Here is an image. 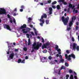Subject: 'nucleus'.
I'll return each instance as SVG.
<instances>
[{
	"label": "nucleus",
	"mask_w": 79,
	"mask_h": 79,
	"mask_svg": "<svg viewBox=\"0 0 79 79\" xmlns=\"http://www.w3.org/2000/svg\"><path fill=\"white\" fill-rule=\"evenodd\" d=\"M52 11H49V15H52Z\"/></svg>",
	"instance_id": "nucleus-56"
},
{
	"label": "nucleus",
	"mask_w": 79,
	"mask_h": 79,
	"mask_svg": "<svg viewBox=\"0 0 79 79\" xmlns=\"http://www.w3.org/2000/svg\"><path fill=\"white\" fill-rule=\"evenodd\" d=\"M58 48H59L58 46V45H56V47H55V49H56V50H58Z\"/></svg>",
	"instance_id": "nucleus-23"
},
{
	"label": "nucleus",
	"mask_w": 79,
	"mask_h": 79,
	"mask_svg": "<svg viewBox=\"0 0 79 79\" xmlns=\"http://www.w3.org/2000/svg\"><path fill=\"white\" fill-rule=\"evenodd\" d=\"M77 45V44H76L75 43H74L73 44V49L74 50V51H75V49H76L77 51H79V46H77L76 47Z\"/></svg>",
	"instance_id": "nucleus-6"
},
{
	"label": "nucleus",
	"mask_w": 79,
	"mask_h": 79,
	"mask_svg": "<svg viewBox=\"0 0 79 79\" xmlns=\"http://www.w3.org/2000/svg\"><path fill=\"white\" fill-rule=\"evenodd\" d=\"M40 5H42V6H43V5H44V3H40Z\"/></svg>",
	"instance_id": "nucleus-62"
},
{
	"label": "nucleus",
	"mask_w": 79,
	"mask_h": 79,
	"mask_svg": "<svg viewBox=\"0 0 79 79\" xmlns=\"http://www.w3.org/2000/svg\"><path fill=\"white\" fill-rule=\"evenodd\" d=\"M48 58L49 60H52V57L51 56H48Z\"/></svg>",
	"instance_id": "nucleus-26"
},
{
	"label": "nucleus",
	"mask_w": 79,
	"mask_h": 79,
	"mask_svg": "<svg viewBox=\"0 0 79 79\" xmlns=\"http://www.w3.org/2000/svg\"><path fill=\"white\" fill-rule=\"evenodd\" d=\"M58 74H61V73H60V72H61V70H60L59 71L58 70Z\"/></svg>",
	"instance_id": "nucleus-40"
},
{
	"label": "nucleus",
	"mask_w": 79,
	"mask_h": 79,
	"mask_svg": "<svg viewBox=\"0 0 79 79\" xmlns=\"http://www.w3.org/2000/svg\"><path fill=\"white\" fill-rule=\"evenodd\" d=\"M56 3H57V2H56V1H55L52 3V5H55V4H56Z\"/></svg>",
	"instance_id": "nucleus-21"
},
{
	"label": "nucleus",
	"mask_w": 79,
	"mask_h": 79,
	"mask_svg": "<svg viewBox=\"0 0 79 79\" xmlns=\"http://www.w3.org/2000/svg\"><path fill=\"white\" fill-rule=\"evenodd\" d=\"M26 35L27 37V38H29V36H30V35L28 34H26Z\"/></svg>",
	"instance_id": "nucleus-31"
},
{
	"label": "nucleus",
	"mask_w": 79,
	"mask_h": 79,
	"mask_svg": "<svg viewBox=\"0 0 79 79\" xmlns=\"http://www.w3.org/2000/svg\"><path fill=\"white\" fill-rule=\"evenodd\" d=\"M32 49H32V51H31V53L34 52V50H35V49L32 48Z\"/></svg>",
	"instance_id": "nucleus-37"
},
{
	"label": "nucleus",
	"mask_w": 79,
	"mask_h": 79,
	"mask_svg": "<svg viewBox=\"0 0 79 79\" xmlns=\"http://www.w3.org/2000/svg\"><path fill=\"white\" fill-rule=\"evenodd\" d=\"M75 13H78V10H76L75 9H74L73 10V12H75Z\"/></svg>",
	"instance_id": "nucleus-18"
},
{
	"label": "nucleus",
	"mask_w": 79,
	"mask_h": 79,
	"mask_svg": "<svg viewBox=\"0 0 79 79\" xmlns=\"http://www.w3.org/2000/svg\"><path fill=\"white\" fill-rule=\"evenodd\" d=\"M65 57L66 59H68V58H69V56H68V54H65Z\"/></svg>",
	"instance_id": "nucleus-13"
},
{
	"label": "nucleus",
	"mask_w": 79,
	"mask_h": 79,
	"mask_svg": "<svg viewBox=\"0 0 79 79\" xmlns=\"http://www.w3.org/2000/svg\"><path fill=\"white\" fill-rule=\"evenodd\" d=\"M7 16L8 18H11V16H10V15L9 14L7 15Z\"/></svg>",
	"instance_id": "nucleus-39"
},
{
	"label": "nucleus",
	"mask_w": 79,
	"mask_h": 79,
	"mask_svg": "<svg viewBox=\"0 0 79 79\" xmlns=\"http://www.w3.org/2000/svg\"><path fill=\"white\" fill-rule=\"evenodd\" d=\"M54 73H58V70H54Z\"/></svg>",
	"instance_id": "nucleus-20"
},
{
	"label": "nucleus",
	"mask_w": 79,
	"mask_h": 79,
	"mask_svg": "<svg viewBox=\"0 0 79 79\" xmlns=\"http://www.w3.org/2000/svg\"><path fill=\"white\" fill-rule=\"evenodd\" d=\"M64 59H60V61H59V63H63L64 62Z\"/></svg>",
	"instance_id": "nucleus-10"
},
{
	"label": "nucleus",
	"mask_w": 79,
	"mask_h": 79,
	"mask_svg": "<svg viewBox=\"0 0 79 79\" xmlns=\"http://www.w3.org/2000/svg\"><path fill=\"white\" fill-rule=\"evenodd\" d=\"M57 50L58 52H61V49H57Z\"/></svg>",
	"instance_id": "nucleus-46"
},
{
	"label": "nucleus",
	"mask_w": 79,
	"mask_h": 79,
	"mask_svg": "<svg viewBox=\"0 0 79 79\" xmlns=\"http://www.w3.org/2000/svg\"><path fill=\"white\" fill-rule=\"evenodd\" d=\"M66 52L67 54H69L70 53V51H69V50H67L66 51Z\"/></svg>",
	"instance_id": "nucleus-27"
},
{
	"label": "nucleus",
	"mask_w": 79,
	"mask_h": 79,
	"mask_svg": "<svg viewBox=\"0 0 79 79\" xmlns=\"http://www.w3.org/2000/svg\"><path fill=\"white\" fill-rule=\"evenodd\" d=\"M52 8H54V9H55L56 8V7L55 6H52Z\"/></svg>",
	"instance_id": "nucleus-48"
},
{
	"label": "nucleus",
	"mask_w": 79,
	"mask_h": 79,
	"mask_svg": "<svg viewBox=\"0 0 79 79\" xmlns=\"http://www.w3.org/2000/svg\"><path fill=\"white\" fill-rule=\"evenodd\" d=\"M31 19H32L31 18L29 17V18H28V20L31 21Z\"/></svg>",
	"instance_id": "nucleus-57"
},
{
	"label": "nucleus",
	"mask_w": 79,
	"mask_h": 79,
	"mask_svg": "<svg viewBox=\"0 0 79 79\" xmlns=\"http://www.w3.org/2000/svg\"><path fill=\"white\" fill-rule=\"evenodd\" d=\"M70 79H74V77H73V75H71V77H70Z\"/></svg>",
	"instance_id": "nucleus-19"
},
{
	"label": "nucleus",
	"mask_w": 79,
	"mask_h": 79,
	"mask_svg": "<svg viewBox=\"0 0 79 79\" xmlns=\"http://www.w3.org/2000/svg\"><path fill=\"white\" fill-rule=\"evenodd\" d=\"M31 45V42H29L28 43V45Z\"/></svg>",
	"instance_id": "nucleus-55"
},
{
	"label": "nucleus",
	"mask_w": 79,
	"mask_h": 79,
	"mask_svg": "<svg viewBox=\"0 0 79 79\" xmlns=\"http://www.w3.org/2000/svg\"><path fill=\"white\" fill-rule=\"evenodd\" d=\"M65 66L68 67L69 66V64H68V63L66 62H65Z\"/></svg>",
	"instance_id": "nucleus-25"
},
{
	"label": "nucleus",
	"mask_w": 79,
	"mask_h": 79,
	"mask_svg": "<svg viewBox=\"0 0 79 79\" xmlns=\"http://www.w3.org/2000/svg\"><path fill=\"white\" fill-rule=\"evenodd\" d=\"M74 7H75V6L74 5L73 6H72V7L71 8H72V9H73V8H74Z\"/></svg>",
	"instance_id": "nucleus-59"
},
{
	"label": "nucleus",
	"mask_w": 79,
	"mask_h": 79,
	"mask_svg": "<svg viewBox=\"0 0 79 79\" xmlns=\"http://www.w3.org/2000/svg\"><path fill=\"white\" fill-rule=\"evenodd\" d=\"M62 2L63 3V4L65 5H67V2H64H64Z\"/></svg>",
	"instance_id": "nucleus-36"
},
{
	"label": "nucleus",
	"mask_w": 79,
	"mask_h": 79,
	"mask_svg": "<svg viewBox=\"0 0 79 79\" xmlns=\"http://www.w3.org/2000/svg\"><path fill=\"white\" fill-rule=\"evenodd\" d=\"M72 39L73 42H74V38L73 37H72Z\"/></svg>",
	"instance_id": "nucleus-49"
},
{
	"label": "nucleus",
	"mask_w": 79,
	"mask_h": 79,
	"mask_svg": "<svg viewBox=\"0 0 79 79\" xmlns=\"http://www.w3.org/2000/svg\"><path fill=\"white\" fill-rule=\"evenodd\" d=\"M65 69V66H61V68L60 69Z\"/></svg>",
	"instance_id": "nucleus-17"
},
{
	"label": "nucleus",
	"mask_w": 79,
	"mask_h": 79,
	"mask_svg": "<svg viewBox=\"0 0 79 79\" xmlns=\"http://www.w3.org/2000/svg\"><path fill=\"white\" fill-rule=\"evenodd\" d=\"M31 34L32 35H34V33L33 32H31Z\"/></svg>",
	"instance_id": "nucleus-51"
},
{
	"label": "nucleus",
	"mask_w": 79,
	"mask_h": 79,
	"mask_svg": "<svg viewBox=\"0 0 79 79\" xmlns=\"http://www.w3.org/2000/svg\"><path fill=\"white\" fill-rule=\"evenodd\" d=\"M13 21L14 24H16V20H15V19H14L13 20Z\"/></svg>",
	"instance_id": "nucleus-38"
},
{
	"label": "nucleus",
	"mask_w": 79,
	"mask_h": 79,
	"mask_svg": "<svg viewBox=\"0 0 79 79\" xmlns=\"http://www.w3.org/2000/svg\"><path fill=\"white\" fill-rule=\"evenodd\" d=\"M45 44L46 46H48V45H50V43H46Z\"/></svg>",
	"instance_id": "nucleus-28"
},
{
	"label": "nucleus",
	"mask_w": 79,
	"mask_h": 79,
	"mask_svg": "<svg viewBox=\"0 0 79 79\" xmlns=\"http://www.w3.org/2000/svg\"><path fill=\"white\" fill-rule=\"evenodd\" d=\"M69 73H73V71L71 70H69Z\"/></svg>",
	"instance_id": "nucleus-44"
},
{
	"label": "nucleus",
	"mask_w": 79,
	"mask_h": 79,
	"mask_svg": "<svg viewBox=\"0 0 79 79\" xmlns=\"http://www.w3.org/2000/svg\"><path fill=\"white\" fill-rule=\"evenodd\" d=\"M47 14H43L41 16V19H40V21H41L42 23H44L45 20L44 19V18H47Z\"/></svg>",
	"instance_id": "nucleus-4"
},
{
	"label": "nucleus",
	"mask_w": 79,
	"mask_h": 79,
	"mask_svg": "<svg viewBox=\"0 0 79 79\" xmlns=\"http://www.w3.org/2000/svg\"><path fill=\"white\" fill-rule=\"evenodd\" d=\"M71 57H72L73 58L75 59L76 58V56H75V55L73 54H71V55H69V58L68 59V61H69L71 60Z\"/></svg>",
	"instance_id": "nucleus-7"
},
{
	"label": "nucleus",
	"mask_w": 79,
	"mask_h": 79,
	"mask_svg": "<svg viewBox=\"0 0 79 79\" xmlns=\"http://www.w3.org/2000/svg\"><path fill=\"white\" fill-rule=\"evenodd\" d=\"M72 6H73V5H72L71 4H69V8H71L72 7Z\"/></svg>",
	"instance_id": "nucleus-30"
},
{
	"label": "nucleus",
	"mask_w": 79,
	"mask_h": 79,
	"mask_svg": "<svg viewBox=\"0 0 79 79\" xmlns=\"http://www.w3.org/2000/svg\"><path fill=\"white\" fill-rule=\"evenodd\" d=\"M4 27L5 29H7V30H9V31H11V28H10V27L8 25L6 24H4Z\"/></svg>",
	"instance_id": "nucleus-8"
},
{
	"label": "nucleus",
	"mask_w": 79,
	"mask_h": 79,
	"mask_svg": "<svg viewBox=\"0 0 79 79\" xmlns=\"http://www.w3.org/2000/svg\"><path fill=\"white\" fill-rule=\"evenodd\" d=\"M73 24V22H71L70 21V22L69 23V27H71Z\"/></svg>",
	"instance_id": "nucleus-12"
},
{
	"label": "nucleus",
	"mask_w": 79,
	"mask_h": 79,
	"mask_svg": "<svg viewBox=\"0 0 79 79\" xmlns=\"http://www.w3.org/2000/svg\"><path fill=\"white\" fill-rule=\"evenodd\" d=\"M59 2H64V0H59Z\"/></svg>",
	"instance_id": "nucleus-35"
},
{
	"label": "nucleus",
	"mask_w": 79,
	"mask_h": 79,
	"mask_svg": "<svg viewBox=\"0 0 79 79\" xmlns=\"http://www.w3.org/2000/svg\"><path fill=\"white\" fill-rule=\"evenodd\" d=\"M69 11H70V8H69L67 10V12L69 13Z\"/></svg>",
	"instance_id": "nucleus-43"
},
{
	"label": "nucleus",
	"mask_w": 79,
	"mask_h": 79,
	"mask_svg": "<svg viewBox=\"0 0 79 79\" xmlns=\"http://www.w3.org/2000/svg\"><path fill=\"white\" fill-rule=\"evenodd\" d=\"M20 11L21 12H22L23 11V9H20Z\"/></svg>",
	"instance_id": "nucleus-50"
},
{
	"label": "nucleus",
	"mask_w": 79,
	"mask_h": 79,
	"mask_svg": "<svg viewBox=\"0 0 79 79\" xmlns=\"http://www.w3.org/2000/svg\"><path fill=\"white\" fill-rule=\"evenodd\" d=\"M21 8H22V9H24V6L22 5L21 6Z\"/></svg>",
	"instance_id": "nucleus-32"
},
{
	"label": "nucleus",
	"mask_w": 79,
	"mask_h": 79,
	"mask_svg": "<svg viewBox=\"0 0 79 79\" xmlns=\"http://www.w3.org/2000/svg\"><path fill=\"white\" fill-rule=\"evenodd\" d=\"M10 23H13V20H11H11H10Z\"/></svg>",
	"instance_id": "nucleus-58"
},
{
	"label": "nucleus",
	"mask_w": 79,
	"mask_h": 79,
	"mask_svg": "<svg viewBox=\"0 0 79 79\" xmlns=\"http://www.w3.org/2000/svg\"><path fill=\"white\" fill-rule=\"evenodd\" d=\"M34 0V2H38L39 0Z\"/></svg>",
	"instance_id": "nucleus-63"
},
{
	"label": "nucleus",
	"mask_w": 79,
	"mask_h": 79,
	"mask_svg": "<svg viewBox=\"0 0 79 79\" xmlns=\"http://www.w3.org/2000/svg\"><path fill=\"white\" fill-rule=\"evenodd\" d=\"M6 10L4 9L0 8V15H6Z\"/></svg>",
	"instance_id": "nucleus-5"
},
{
	"label": "nucleus",
	"mask_w": 79,
	"mask_h": 79,
	"mask_svg": "<svg viewBox=\"0 0 79 79\" xmlns=\"http://www.w3.org/2000/svg\"><path fill=\"white\" fill-rule=\"evenodd\" d=\"M21 63H25V60L23 59L21 61Z\"/></svg>",
	"instance_id": "nucleus-24"
},
{
	"label": "nucleus",
	"mask_w": 79,
	"mask_h": 79,
	"mask_svg": "<svg viewBox=\"0 0 79 79\" xmlns=\"http://www.w3.org/2000/svg\"><path fill=\"white\" fill-rule=\"evenodd\" d=\"M59 58H60V59H63V57L61 56V55H60L59 56Z\"/></svg>",
	"instance_id": "nucleus-34"
},
{
	"label": "nucleus",
	"mask_w": 79,
	"mask_h": 79,
	"mask_svg": "<svg viewBox=\"0 0 79 79\" xmlns=\"http://www.w3.org/2000/svg\"><path fill=\"white\" fill-rule=\"evenodd\" d=\"M42 46V43H40L37 45L36 42H34L32 45V48L35 49V50H38L39 49V47H40Z\"/></svg>",
	"instance_id": "nucleus-1"
},
{
	"label": "nucleus",
	"mask_w": 79,
	"mask_h": 79,
	"mask_svg": "<svg viewBox=\"0 0 79 79\" xmlns=\"http://www.w3.org/2000/svg\"><path fill=\"white\" fill-rule=\"evenodd\" d=\"M43 24H44V23H40V25L41 26H43Z\"/></svg>",
	"instance_id": "nucleus-52"
},
{
	"label": "nucleus",
	"mask_w": 79,
	"mask_h": 79,
	"mask_svg": "<svg viewBox=\"0 0 79 79\" xmlns=\"http://www.w3.org/2000/svg\"><path fill=\"white\" fill-rule=\"evenodd\" d=\"M48 3H50L51 2H52V0H49L48 1Z\"/></svg>",
	"instance_id": "nucleus-41"
},
{
	"label": "nucleus",
	"mask_w": 79,
	"mask_h": 79,
	"mask_svg": "<svg viewBox=\"0 0 79 79\" xmlns=\"http://www.w3.org/2000/svg\"><path fill=\"white\" fill-rule=\"evenodd\" d=\"M49 10L50 11H52V10H53V9H52V7H50L49 8Z\"/></svg>",
	"instance_id": "nucleus-45"
},
{
	"label": "nucleus",
	"mask_w": 79,
	"mask_h": 79,
	"mask_svg": "<svg viewBox=\"0 0 79 79\" xmlns=\"http://www.w3.org/2000/svg\"><path fill=\"white\" fill-rule=\"evenodd\" d=\"M79 4L77 6V9H79Z\"/></svg>",
	"instance_id": "nucleus-64"
},
{
	"label": "nucleus",
	"mask_w": 79,
	"mask_h": 79,
	"mask_svg": "<svg viewBox=\"0 0 79 79\" xmlns=\"http://www.w3.org/2000/svg\"><path fill=\"white\" fill-rule=\"evenodd\" d=\"M25 59L26 60H27V59H28V57H27V56H26L25 57Z\"/></svg>",
	"instance_id": "nucleus-61"
},
{
	"label": "nucleus",
	"mask_w": 79,
	"mask_h": 79,
	"mask_svg": "<svg viewBox=\"0 0 79 79\" xmlns=\"http://www.w3.org/2000/svg\"><path fill=\"white\" fill-rule=\"evenodd\" d=\"M70 29H71V27H67V31H70Z\"/></svg>",
	"instance_id": "nucleus-22"
},
{
	"label": "nucleus",
	"mask_w": 79,
	"mask_h": 79,
	"mask_svg": "<svg viewBox=\"0 0 79 79\" xmlns=\"http://www.w3.org/2000/svg\"><path fill=\"white\" fill-rule=\"evenodd\" d=\"M75 29L76 31L78 30V27L77 26H76Z\"/></svg>",
	"instance_id": "nucleus-47"
},
{
	"label": "nucleus",
	"mask_w": 79,
	"mask_h": 79,
	"mask_svg": "<svg viewBox=\"0 0 79 79\" xmlns=\"http://www.w3.org/2000/svg\"><path fill=\"white\" fill-rule=\"evenodd\" d=\"M69 77V75L67 74L66 75V78H68V77Z\"/></svg>",
	"instance_id": "nucleus-42"
},
{
	"label": "nucleus",
	"mask_w": 79,
	"mask_h": 79,
	"mask_svg": "<svg viewBox=\"0 0 79 79\" xmlns=\"http://www.w3.org/2000/svg\"><path fill=\"white\" fill-rule=\"evenodd\" d=\"M18 49H15V52H18Z\"/></svg>",
	"instance_id": "nucleus-60"
},
{
	"label": "nucleus",
	"mask_w": 79,
	"mask_h": 79,
	"mask_svg": "<svg viewBox=\"0 0 79 79\" xmlns=\"http://www.w3.org/2000/svg\"><path fill=\"white\" fill-rule=\"evenodd\" d=\"M49 20H46V24H49Z\"/></svg>",
	"instance_id": "nucleus-16"
},
{
	"label": "nucleus",
	"mask_w": 79,
	"mask_h": 79,
	"mask_svg": "<svg viewBox=\"0 0 79 79\" xmlns=\"http://www.w3.org/2000/svg\"><path fill=\"white\" fill-rule=\"evenodd\" d=\"M47 45L45 44H44L42 46V49H44V48H47Z\"/></svg>",
	"instance_id": "nucleus-11"
},
{
	"label": "nucleus",
	"mask_w": 79,
	"mask_h": 79,
	"mask_svg": "<svg viewBox=\"0 0 79 79\" xmlns=\"http://www.w3.org/2000/svg\"><path fill=\"white\" fill-rule=\"evenodd\" d=\"M61 19L62 21L63 22V23L65 25H67V23H68V20H69V17L68 16L67 17V18L64 19V17L63 16L62 17Z\"/></svg>",
	"instance_id": "nucleus-2"
},
{
	"label": "nucleus",
	"mask_w": 79,
	"mask_h": 79,
	"mask_svg": "<svg viewBox=\"0 0 79 79\" xmlns=\"http://www.w3.org/2000/svg\"><path fill=\"white\" fill-rule=\"evenodd\" d=\"M15 55V54H14V53H12L10 55L9 58H10L11 60H12L13 58V57H14V56Z\"/></svg>",
	"instance_id": "nucleus-9"
},
{
	"label": "nucleus",
	"mask_w": 79,
	"mask_h": 79,
	"mask_svg": "<svg viewBox=\"0 0 79 79\" xmlns=\"http://www.w3.org/2000/svg\"><path fill=\"white\" fill-rule=\"evenodd\" d=\"M56 8L57 10H60V5H57L56 6Z\"/></svg>",
	"instance_id": "nucleus-14"
},
{
	"label": "nucleus",
	"mask_w": 79,
	"mask_h": 79,
	"mask_svg": "<svg viewBox=\"0 0 79 79\" xmlns=\"http://www.w3.org/2000/svg\"><path fill=\"white\" fill-rule=\"evenodd\" d=\"M42 42H43V43H44V40L43 38H42Z\"/></svg>",
	"instance_id": "nucleus-53"
},
{
	"label": "nucleus",
	"mask_w": 79,
	"mask_h": 79,
	"mask_svg": "<svg viewBox=\"0 0 79 79\" xmlns=\"http://www.w3.org/2000/svg\"><path fill=\"white\" fill-rule=\"evenodd\" d=\"M74 79H77V76H74Z\"/></svg>",
	"instance_id": "nucleus-54"
},
{
	"label": "nucleus",
	"mask_w": 79,
	"mask_h": 79,
	"mask_svg": "<svg viewBox=\"0 0 79 79\" xmlns=\"http://www.w3.org/2000/svg\"><path fill=\"white\" fill-rule=\"evenodd\" d=\"M27 27V25L26 24H23V25L22 26L19 28L20 29H22V31L23 32V34H27V31H26V28Z\"/></svg>",
	"instance_id": "nucleus-3"
},
{
	"label": "nucleus",
	"mask_w": 79,
	"mask_h": 79,
	"mask_svg": "<svg viewBox=\"0 0 79 79\" xmlns=\"http://www.w3.org/2000/svg\"><path fill=\"white\" fill-rule=\"evenodd\" d=\"M21 61H22V60H21V59H19L18 60L17 62L18 63H20L21 62Z\"/></svg>",
	"instance_id": "nucleus-15"
},
{
	"label": "nucleus",
	"mask_w": 79,
	"mask_h": 79,
	"mask_svg": "<svg viewBox=\"0 0 79 79\" xmlns=\"http://www.w3.org/2000/svg\"><path fill=\"white\" fill-rule=\"evenodd\" d=\"M71 22H72L73 23L74 22V17H73L72 18V20L71 21H70Z\"/></svg>",
	"instance_id": "nucleus-29"
},
{
	"label": "nucleus",
	"mask_w": 79,
	"mask_h": 79,
	"mask_svg": "<svg viewBox=\"0 0 79 79\" xmlns=\"http://www.w3.org/2000/svg\"><path fill=\"white\" fill-rule=\"evenodd\" d=\"M27 48H23V50H24V51H27Z\"/></svg>",
	"instance_id": "nucleus-33"
}]
</instances>
